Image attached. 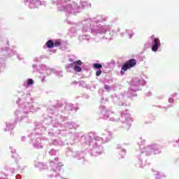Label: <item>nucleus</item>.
I'll list each match as a JSON object with an SVG mask.
<instances>
[{"label":"nucleus","mask_w":179,"mask_h":179,"mask_svg":"<svg viewBox=\"0 0 179 179\" xmlns=\"http://www.w3.org/2000/svg\"><path fill=\"white\" fill-rule=\"evenodd\" d=\"M136 65V59H131L127 61L123 66H122V70L120 71L121 75H124L126 71L128 69H131V68H134Z\"/></svg>","instance_id":"1"},{"label":"nucleus","mask_w":179,"mask_h":179,"mask_svg":"<svg viewBox=\"0 0 179 179\" xmlns=\"http://www.w3.org/2000/svg\"><path fill=\"white\" fill-rule=\"evenodd\" d=\"M152 43H153V45L151 48L152 51H153L154 52H156V51L159 50V46L161 45L160 39H159L158 38H154Z\"/></svg>","instance_id":"2"},{"label":"nucleus","mask_w":179,"mask_h":179,"mask_svg":"<svg viewBox=\"0 0 179 179\" xmlns=\"http://www.w3.org/2000/svg\"><path fill=\"white\" fill-rule=\"evenodd\" d=\"M73 64H74V65H76V66L74 67V71L75 72H82V67L80 66V65H82V61L80 60H78V61H75L73 62ZM79 65V66H78Z\"/></svg>","instance_id":"3"},{"label":"nucleus","mask_w":179,"mask_h":179,"mask_svg":"<svg viewBox=\"0 0 179 179\" xmlns=\"http://www.w3.org/2000/svg\"><path fill=\"white\" fill-rule=\"evenodd\" d=\"M46 47L48 48H54V41L52 40H49L46 42Z\"/></svg>","instance_id":"4"},{"label":"nucleus","mask_w":179,"mask_h":179,"mask_svg":"<svg viewBox=\"0 0 179 179\" xmlns=\"http://www.w3.org/2000/svg\"><path fill=\"white\" fill-rule=\"evenodd\" d=\"M94 68H95L96 69H101V68H103V66L101 64L95 63L94 64Z\"/></svg>","instance_id":"5"},{"label":"nucleus","mask_w":179,"mask_h":179,"mask_svg":"<svg viewBox=\"0 0 179 179\" xmlns=\"http://www.w3.org/2000/svg\"><path fill=\"white\" fill-rule=\"evenodd\" d=\"M59 45H61V41L60 40H57L54 43V46L55 47H59Z\"/></svg>","instance_id":"6"},{"label":"nucleus","mask_w":179,"mask_h":179,"mask_svg":"<svg viewBox=\"0 0 179 179\" xmlns=\"http://www.w3.org/2000/svg\"><path fill=\"white\" fill-rule=\"evenodd\" d=\"M33 83H34V81L33 80V79H28V86H30L31 85H33Z\"/></svg>","instance_id":"7"},{"label":"nucleus","mask_w":179,"mask_h":179,"mask_svg":"<svg viewBox=\"0 0 179 179\" xmlns=\"http://www.w3.org/2000/svg\"><path fill=\"white\" fill-rule=\"evenodd\" d=\"M101 75V70L99 69L98 71L96 72V76H100Z\"/></svg>","instance_id":"8"},{"label":"nucleus","mask_w":179,"mask_h":179,"mask_svg":"<svg viewBox=\"0 0 179 179\" xmlns=\"http://www.w3.org/2000/svg\"><path fill=\"white\" fill-rule=\"evenodd\" d=\"M105 89H106V90H108V89H110V85H105Z\"/></svg>","instance_id":"9"},{"label":"nucleus","mask_w":179,"mask_h":179,"mask_svg":"<svg viewBox=\"0 0 179 179\" xmlns=\"http://www.w3.org/2000/svg\"><path fill=\"white\" fill-rule=\"evenodd\" d=\"M128 37H129V38H132V34H129Z\"/></svg>","instance_id":"10"}]
</instances>
